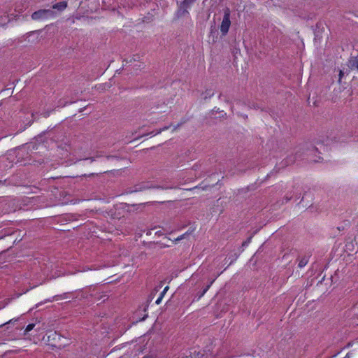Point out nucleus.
I'll return each instance as SVG.
<instances>
[{
	"label": "nucleus",
	"mask_w": 358,
	"mask_h": 358,
	"mask_svg": "<svg viewBox=\"0 0 358 358\" xmlns=\"http://www.w3.org/2000/svg\"><path fill=\"white\" fill-rule=\"evenodd\" d=\"M348 66L350 69H358V57H351L348 62Z\"/></svg>",
	"instance_id": "39448f33"
},
{
	"label": "nucleus",
	"mask_w": 358,
	"mask_h": 358,
	"mask_svg": "<svg viewBox=\"0 0 358 358\" xmlns=\"http://www.w3.org/2000/svg\"><path fill=\"white\" fill-rule=\"evenodd\" d=\"M350 345V343H348L347 346L346 347H348Z\"/></svg>",
	"instance_id": "a19ab883"
},
{
	"label": "nucleus",
	"mask_w": 358,
	"mask_h": 358,
	"mask_svg": "<svg viewBox=\"0 0 358 358\" xmlns=\"http://www.w3.org/2000/svg\"><path fill=\"white\" fill-rule=\"evenodd\" d=\"M155 234L156 235L159 236H162V235H163V233H162L160 230L155 231Z\"/></svg>",
	"instance_id": "aec40b11"
},
{
	"label": "nucleus",
	"mask_w": 358,
	"mask_h": 358,
	"mask_svg": "<svg viewBox=\"0 0 358 358\" xmlns=\"http://www.w3.org/2000/svg\"><path fill=\"white\" fill-rule=\"evenodd\" d=\"M67 294H68L67 293H64V294L60 295V296H58V295H57V296H55L53 297V299H58L59 298H60V299H67Z\"/></svg>",
	"instance_id": "dca6fc26"
},
{
	"label": "nucleus",
	"mask_w": 358,
	"mask_h": 358,
	"mask_svg": "<svg viewBox=\"0 0 358 358\" xmlns=\"http://www.w3.org/2000/svg\"><path fill=\"white\" fill-rule=\"evenodd\" d=\"M154 134V131L150 132V133H149V134H143V136H148V135H149V134ZM141 137H142V136H141ZM140 138H141V136H140ZM138 138H139V137L136 138L135 139H138Z\"/></svg>",
	"instance_id": "4be33fe9"
},
{
	"label": "nucleus",
	"mask_w": 358,
	"mask_h": 358,
	"mask_svg": "<svg viewBox=\"0 0 358 358\" xmlns=\"http://www.w3.org/2000/svg\"><path fill=\"white\" fill-rule=\"evenodd\" d=\"M150 188H157V189L167 190V189H176V187L174 185V184L172 182V181L169 179L163 180L160 182L159 185H155V186L150 185V182H143L142 183L135 185L132 188H129L127 191V193L136 192L143 191V190L150 189Z\"/></svg>",
	"instance_id": "f257e3e1"
},
{
	"label": "nucleus",
	"mask_w": 358,
	"mask_h": 358,
	"mask_svg": "<svg viewBox=\"0 0 358 358\" xmlns=\"http://www.w3.org/2000/svg\"><path fill=\"white\" fill-rule=\"evenodd\" d=\"M201 167V164L200 163H196L194 165H193L192 169L194 171H197Z\"/></svg>",
	"instance_id": "f3484780"
},
{
	"label": "nucleus",
	"mask_w": 358,
	"mask_h": 358,
	"mask_svg": "<svg viewBox=\"0 0 358 358\" xmlns=\"http://www.w3.org/2000/svg\"><path fill=\"white\" fill-rule=\"evenodd\" d=\"M94 173H91V174H90L89 176H94Z\"/></svg>",
	"instance_id": "4c0bfd02"
},
{
	"label": "nucleus",
	"mask_w": 358,
	"mask_h": 358,
	"mask_svg": "<svg viewBox=\"0 0 358 358\" xmlns=\"http://www.w3.org/2000/svg\"><path fill=\"white\" fill-rule=\"evenodd\" d=\"M162 300V298L159 296L158 299H157L156 302H155L156 304L159 305L161 303Z\"/></svg>",
	"instance_id": "412c9836"
},
{
	"label": "nucleus",
	"mask_w": 358,
	"mask_h": 358,
	"mask_svg": "<svg viewBox=\"0 0 358 358\" xmlns=\"http://www.w3.org/2000/svg\"><path fill=\"white\" fill-rule=\"evenodd\" d=\"M9 22L8 17L7 15H0V25L4 26Z\"/></svg>",
	"instance_id": "1a4fd4ad"
},
{
	"label": "nucleus",
	"mask_w": 358,
	"mask_h": 358,
	"mask_svg": "<svg viewBox=\"0 0 358 358\" xmlns=\"http://www.w3.org/2000/svg\"><path fill=\"white\" fill-rule=\"evenodd\" d=\"M357 70H358V68H357Z\"/></svg>",
	"instance_id": "79ce46f5"
},
{
	"label": "nucleus",
	"mask_w": 358,
	"mask_h": 358,
	"mask_svg": "<svg viewBox=\"0 0 358 358\" xmlns=\"http://www.w3.org/2000/svg\"><path fill=\"white\" fill-rule=\"evenodd\" d=\"M343 70H341V71H340V73H339L340 78L343 76Z\"/></svg>",
	"instance_id": "393cba45"
},
{
	"label": "nucleus",
	"mask_w": 358,
	"mask_h": 358,
	"mask_svg": "<svg viewBox=\"0 0 358 358\" xmlns=\"http://www.w3.org/2000/svg\"><path fill=\"white\" fill-rule=\"evenodd\" d=\"M154 231V229H151L150 231H149L147 234H149V235H151L152 234V231Z\"/></svg>",
	"instance_id": "c85d7f7f"
},
{
	"label": "nucleus",
	"mask_w": 358,
	"mask_h": 358,
	"mask_svg": "<svg viewBox=\"0 0 358 358\" xmlns=\"http://www.w3.org/2000/svg\"><path fill=\"white\" fill-rule=\"evenodd\" d=\"M83 110H84V108H81V109L80 110V112H83Z\"/></svg>",
	"instance_id": "c9c22d12"
},
{
	"label": "nucleus",
	"mask_w": 358,
	"mask_h": 358,
	"mask_svg": "<svg viewBox=\"0 0 358 358\" xmlns=\"http://www.w3.org/2000/svg\"><path fill=\"white\" fill-rule=\"evenodd\" d=\"M13 320H10L9 321H8V322H5V323H3V324H1V325H0V327H3V326H4V325H6V324H10V323H12V322H13Z\"/></svg>",
	"instance_id": "a211bd4d"
},
{
	"label": "nucleus",
	"mask_w": 358,
	"mask_h": 358,
	"mask_svg": "<svg viewBox=\"0 0 358 358\" xmlns=\"http://www.w3.org/2000/svg\"><path fill=\"white\" fill-rule=\"evenodd\" d=\"M210 285H207L199 294H198V300H199L209 289Z\"/></svg>",
	"instance_id": "ddd939ff"
},
{
	"label": "nucleus",
	"mask_w": 358,
	"mask_h": 358,
	"mask_svg": "<svg viewBox=\"0 0 358 358\" xmlns=\"http://www.w3.org/2000/svg\"><path fill=\"white\" fill-rule=\"evenodd\" d=\"M313 150V151H317V149L316 148H315V147H314Z\"/></svg>",
	"instance_id": "473e14b6"
},
{
	"label": "nucleus",
	"mask_w": 358,
	"mask_h": 358,
	"mask_svg": "<svg viewBox=\"0 0 358 358\" xmlns=\"http://www.w3.org/2000/svg\"><path fill=\"white\" fill-rule=\"evenodd\" d=\"M182 125V123L178 124L177 125L174 126L173 131H176L178 129L180 126Z\"/></svg>",
	"instance_id": "6ab92c4d"
},
{
	"label": "nucleus",
	"mask_w": 358,
	"mask_h": 358,
	"mask_svg": "<svg viewBox=\"0 0 358 358\" xmlns=\"http://www.w3.org/2000/svg\"><path fill=\"white\" fill-rule=\"evenodd\" d=\"M87 159H90L91 162L94 161V157H90V158H87Z\"/></svg>",
	"instance_id": "cd10ccee"
},
{
	"label": "nucleus",
	"mask_w": 358,
	"mask_h": 358,
	"mask_svg": "<svg viewBox=\"0 0 358 358\" xmlns=\"http://www.w3.org/2000/svg\"><path fill=\"white\" fill-rule=\"evenodd\" d=\"M308 262V259L306 257H303V258H301L300 259V261L299 262V264H298L299 267L302 268V267L305 266L307 264Z\"/></svg>",
	"instance_id": "9b49d317"
},
{
	"label": "nucleus",
	"mask_w": 358,
	"mask_h": 358,
	"mask_svg": "<svg viewBox=\"0 0 358 358\" xmlns=\"http://www.w3.org/2000/svg\"><path fill=\"white\" fill-rule=\"evenodd\" d=\"M196 0H183L182 5L183 7H189Z\"/></svg>",
	"instance_id": "f8f14e48"
},
{
	"label": "nucleus",
	"mask_w": 358,
	"mask_h": 358,
	"mask_svg": "<svg viewBox=\"0 0 358 358\" xmlns=\"http://www.w3.org/2000/svg\"><path fill=\"white\" fill-rule=\"evenodd\" d=\"M169 127H170L169 126H166V127L162 128L161 129L163 131L167 130Z\"/></svg>",
	"instance_id": "5701e85b"
},
{
	"label": "nucleus",
	"mask_w": 358,
	"mask_h": 358,
	"mask_svg": "<svg viewBox=\"0 0 358 358\" xmlns=\"http://www.w3.org/2000/svg\"><path fill=\"white\" fill-rule=\"evenodd\" d=\"M4 182H6V180H4V181L0 180V185L3 184Z\"/></svg>",
	"instance_id": "2f4dec72"
},
{
	"label": "nucleus",
	"mask_w": 358,
	"mask_h": 358,
	"mask_svg": "<svg viewBox=\"0 0 358 358\" xmlns=\"http://www.w3.org/2000/svg\"><path fill=\"white\" fill-rule=\"evenodd\" d=\"M338 230L342 229V227H338Z\"/></svg>",
	"instance_id": "58836bf2"
},
{
	"label": "nucleus",
	"mask_w": 358,
	"mask_h": 358,
	"mask_svg": "<svg viewBox=\"0 0 358 358\" xmlns=\"http://www.w3.org/2000/svg\"><path fill=\"white\" fill-rule=\"evenodd\" d=\"M188 8L189 7H183L182 3H181L180 4V8L178 11V15L179 16H184V15L188 14L189 13L188 10H187Z\"/></svg>",
	"instance_id": "6e6552de"
},
{
	"label": "nucleus",
	"mask_w": 358,
	"mask_h": 358,
	"mask_svg": "<svg viewBox=\"0 0 358 358\" xmlns=\"http://www.w3.org/2000/svg\"><path fill=\"white\" fill-rule=\"evenodd\" d=\"M338 230L342 229V227H338Z\"/></svg>",
	"instance_id": "ea45409f"
},
{
	"label": "nucleus",
	"mask_w": 358,
	"mask_h": 358,
	"mask_svg": "<svg viewBox=\"0 0 358 358\" xmlns=\"http://www.w3.org/2000/svg\"><path fill=\"white\" fill-rule=\"evenodd\" d=\"M209 118H220V119H226L227 113L224 112V110H220L219 108H213L212 109L208 114Z\"/></svg>",
	"instance_id": "20e7f679"
},
{
	"label": "nucleus",
	"mask_w": 358,
	"mask_h": 358,
	"mask_svg": "<svg viewBox=\"0 0 358 358\" xmlns=\"http://www.w3.org/2000/svg\"><path fill=\"white\" fill-rule=\"evenodd\" d=\"M165 294L166 293H164V291H162V292H161V294L159 295V297L163 298Z\"/></svg>",
	"instance_id": "bb28decb"
},
{
	"label": "nucleus",
	"mask_w": 358,
	"mask_h": 358,
	"mask_svg": "<svg viewBox=\"0 0 358 358\" xmlns=\"http://www.w3.org/2000/svg\"><path fill=\"white\" fill-rule=\"evenodd\" d=\"M67 7V2L66 1H61L59 3H57L52 6V8L57 9L59 11L64 10Z\"/></svg>",
	"instance_id": "423d86ee"
},
{
	"label": "nucleus",
	"mask_w": 358,
	"mask_h": 358,
	"mask_svg": "<svg viewBox=\"0 0 358 358\" xmlns=\"http://www.w3.org/2000/svg\"><path fill=\"white\" fill-rule=\"evenodd\" d=\"M162 131V129H159L157 130V131L155 132V134L154 135L159 134H160Z\"/></svg>",
	"instance_id": "b1692460"
},
{
	"label": "nucleus",
	"mask_w": 358,
	"mask_h": 358,
	"mask_svg": "<svg viewBox=\"0 0 358 358\" xmlns=\"http://www.w3.org/2000/svg\"><path fill=\"white\" fill-rule=\"evenodd\" d=\"M56 13L51 9H41L32 13L31 19L34 20L47 19L54 17Z\"/></svg>",
	"instance_id": "f03ea898"
},
{
	"label": "nucleus",
	"mask_w": 358,
	"mask_h": 358,
	"mask_svg": "<svg viewBox=\"0 0 358 358\" xmlns=\"http://www.w3.org/2000/svg\"><path fill=\"white\" fill-rule=\"evenodd\" d=\"M231 111L233 112V110H234V106H231Z\"/></svg>",
	"instance_id": "72a5a7b5"
},
{
	"label": "nucleus",
	"mask_w": 358,
	"mask_h": 358,
	"mask_svg": "<svg viewBox=\"0 0 358 358\" xmlns=\"http://www.w3.org/2000/svg\"><path fill=\"white\" fill-rule=\"evenodd\" d=\"M204 97L203 99H207L208 98H210L214 95V92L211 90H206L203 93Z\"/></svg>",
	"instance_id": "9d476101"
},
{
	"label": "nucleus",
	"mask_w": 358,
	"mask_h": 358,
	"mask_svg": "<svg viewBox=\"0 0 358 358\" xmlns=\"http://www.w3.org/2000/svg\"><path fill=\"white\" fill-rule=\"evenodd\" d=\"M252 236H250V237H248V238H247V240H246V241H243V243H242V246H243V247H245V246H247V245L250 243V241H251V240H252Z\"/></svg>",
	"instance_id": "2eb2a0df"
},
{
	"label": "nucleus",
	"mask_w": 358,
	"mask_h": 358,
	"mask_svg": "<svg viewBox=\"0 0 358 358\" xmlns=\"http://www.w3.org/2000/svg\"><path fill=\"white\" fill-rule=\"evenodd\" d=\"M213 282H214V280H211L210 282H208V285H210V287L211 285L213 283Z\"/></svg>",
	"instance_id": "c756f323"
},
{
	"label": "nucleus",
	"mask_w": 358,
	"mask_h": 358,
	"mask_svg": "<svg viewBox=\"0 0 358 358\" xmlns=\"http://www.w3.org/2000/svg\"><path fill=\"white\" fill-rule=\"evenodd\" d=\"M35 327L34 324H29L27 326L25 330H24V335H26L29 331L32 330L34 327Z\"/></svg>",
	"instance_id": "4468645a"
},
{
	"label": "nucleus",
	"mask_w": 358,
	"mask_h": 358,
	"mask_svg": "<svg viewBox=\"0 0 358 358\" xmlns=\"http://www.w3.org/2000/svg\"><path fill=\"white\" fill-rule=\"evenodd\" d=\"M286 199V201H289V200H290V198H289V197H286V199Z\"/></svg>",
	"instance_id": "7c9ffc66"
},
{
	"label": "nucleus",
	"mask_w": 358,
	"mask_h": 358,
	"mask_svg": "<svg viewBox=\"0 0 358 358\" xmlns=\"http://www.w3.org/2000/svg\"><path fill=\"white\" fill-rule=\"evenodd\" d=\"M231 26V20H230V10L228 8H226L224 10V17L222 19V22L220 25V31L222 36H226L229 31V27Z\"/></svg>",
	"instance_id": "7ed1b4c3"
},
{
	"label": "nucleus",
	"mask_w": 358,
	"mask_h": 358,
	"mask_svg": "<svg viewBox=\"0 0 358 358\" xmlns=\"http://www.w3.org/2000/svg\"><path fill=\"white\" fill-rule=\"evenodd\" d=\"M169 288V286H166V287L164 289V290H163V291H164V293H166V292L168 291Z\"/></svg>",
	"instance_id": "a878e982"
},
{
	"label": "nucleus",
	"mask_w": 358,
	"mask_h": 358,
	"mask_svg": "<svg viewBox=\"0 0 358 358\" xmlns=\"http://www.w3.org/2000/svg\"><path fill=\"white\" fill-rule=\"evenodd\" d=\"M193 231L194 230H188L186 233L183 234L182 235L176 238L174 242L177 243L182 239L187 238L193 232Z\"/></svg>",
	"instance_id": "0eeeda50"
},
{
	"label": "nucleus",
	"mask_w": 358,
	"mask_h": 358,
	"mask_svg": "<svg viewBox=\"0 0 358 358\" xmlns=\"http://www.w3.org/2000/svg\"><path fill=\"white\" fill-rule=\"evenodd\" d=\"M221 96H222V94H220L219 95V99H220V98H221Z\"/></svg>",
	"instance_id": "e433bc0d"
},
{
	"label": "nucleus",
	"mask_w": 358,
	"mask_h": 358,
	"mask_svg": "<svg viewBox=\"0 0 358 358\" xmlns=\"http://www.w3.org/2000/svg\"><path fill=\"white\" fill-rule=\"evenodd\" d=\"M225 101H226L227 103H229V99H226V100H225Z\"/></svg>",
	"instance_id": "f704fd0d"
}]
</instances>
